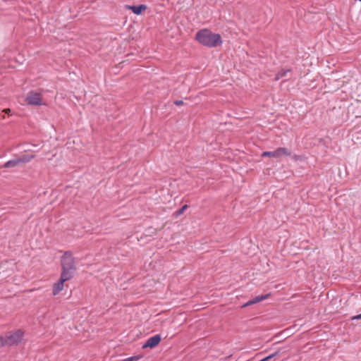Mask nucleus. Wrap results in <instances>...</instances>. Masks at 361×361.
<instances>
[{"label": "nucleus", "instance_id": "nucleus-1", "mask_svg": "<svg viewBox=\"0 0 361 361\" xmlns=\"http://www.w3.org/2000/svg\"><path fill=\"white\" fill-rule=\"evenodd\" d=\"M195 39L202 46L210 48L217 47L223 43L221 36L219 34L214 33L207 28L197 31Z\"/></svg>", "mask_w": 361, "mask_h": 361}, {"label": "nucleus", "instance_id": "nucleus-2", "mask_svg": "<svg viewBox=\"0 0 361 361\" xmlns=\"http://www.w3.org/2000/svg\"><path fill=\"white\" fill-rule=\"evenodd\" d=\"M61 274L71 279L76 271V263L75 258L71 251H66L61 257Z\"/></svg>", "mask_w": 361, "mask_h": 361}, {"label": "nucleus", "instance_id": "nucleus-3", "mask_svg": "<svg viewBox=\"0 0 361 361\" xmlns=\"http://www.w3.org/2000/svg\"><path fill=\"white\" fill-rule=\"evenodd\" d=\"M23 336L24 332L21 329L9 331L4 336H0V348L18 345L21 342Z\"/></svg>", "mask_w": 361, "mask_h": 361}, {"label": "nucleus", "instance_id": "nucleus-4", "mask_svg": "<svg viewBox=\"0 0 361 361\" xmlns=\"http://www.w3.org/2000/svg\"><path fill=\"white\" fill-rule=\"evenodd\" d=\"M283 155L291 156V153L286 147H279L274 151L264 152L262 154V157H276V158L280 157Z\"/></svg>", "mask_w": 361, "mask_h": 361}, {"label": "nucleus", "instance_id": "nucleus-5", "mask_svg": "<svg viewBox=\"0 0 361 361\" xmlns=\"http://www.w3.org/2000/svg\"><path fill=\"white\" fill-rule=\"evenodd\" d=\"M25 101L30 105L40 106L42 104L41 94L34 91L28 92Z\"/></svg>", "mask_w": 361, "mask_h": 361}, {"label": "nucleus", "instance_id": "nucleus-6", "mask_svg": "<svg viewBox=\"0 0 361 361\" xmlns=\"http://www.w3.org/2000/svg\"><path fill=\"white\" fill-rule=\"evenodd\" d=\"M161 338L159 334H157L148 338L147 341L142 345V348H154L161 342Z\"/></svg>", "mask_w": 361, "mask_h": 361}, {"label": "nucleus", "instance_id": "nucleus-7", "mask_svg": "<svg viewBox=\"0 0 361 361\" xmlns=\"http://www.w3.org/2000/svg\"><path fill=\"white\" fill-rule=\"evenodd\" d=\"M70 280V279L61 275L59 281L54 284L53 286V295H58L63 288L64 283L67 281Z\"/></svg>", "mask_w": 361, "mask_h": 361}, {"label": "nucleus", "instance_id": "nucleus-8", "mask_svg": "<svg viewBox=\"0 0 361 361\" xmlns=\"http://www.w3.org/2000/svg\"><path fill=\"white\" fill-rule=\"evenodd\" d=\"M127 9L133 11L136 15H141L147 8V6L145 4H139L136 6H126Z\"/></svg>", "mask_w": 361, "mask_h": 361}, {"label": "nucleus", "instance_id": "nucleus-9", "mask_svg": "<svg viewBox=\"0 0 361 361\" xmlns=\"http://www.w3.org/2000/svg\"><path fill=\"white\" fill-rule=\"evenodd\" d=\"M35 157V155L33 154H23L21 157L18 158L19 164H25L29 161H30L33 158Z\"/></svg>", "mask_w": 361, "mask_h": 361}, {"label": "nucleus", "instance_id": "nucleus-10", "mask_svg": "<svg viewBox=\"0 0 361 361\" xmlns=\"http://www.w3.org/2000/svg\"><path fill=\"white\" fill-rule=\"evenodd\" d=\"M18 165H20V164H19L18 158H17V159H11V160L6 161L3 165L2 167L9 169V168H13V167L18 166Z\"/></svg>", "mask_w": 361, "mask_h": 361}, {"label": "nucleus", "instance_id": "nucleus-11", "mask_svg": "<svg viewBox=\"0 0 361 361\" xmlns=\"http://www.w3.org/2000/svg\"><path fill=\"white\" fill-rule=\"evenodd\" d=\"M270 294H266L262 295H257L253 298L254 302L257 303L269 297Z\"/></svg>", "mask_w": 361, "mask_h": 361}, {"label": "nucleus", "instance_id": "nucleus-12", "mask_svg": "<svg viewBox=\"0 0 361 361\" xmlns=\"http://www.w3.org/2000/svg\"><path fill=\"white\" fill-rule=\"evenodd\" d=\"M188 208V204H184L183 206H182L180 209H178L177 211H176L175 212V216L177 217V216H179L180 215H182L184 212Z\"/></svg>", "mask_w": 361, "mask_h": 361}, {"label": "nucleus", "instance_id": "nucleus-13", "mask_svg": "<svg viewBox=\"0 0 361 361\" xmlns=\"http://www.w3.org/2000/svg\"><path fill=\"white\" fill-rule=\"evenodd\" d=\"M290 72V70H283L279 71V73L276 75V80H279L283 77H285L287 73Z\"/></svg>", "mask_w": 361, "mask_h": 361}, {"label": "nucleus", "instance_id": "nucleus-14", "mask_svg": "<svg viewBox=\"0 0 361 361\" xmlns=\"http://www.w3.org/2000/svg\"><path fill=\"white\" fill-rule=\"evenodd\" d=\"M285 350L284 348H278L274 353H272L274 355V357H276L277 356H279L281 353H283V352L286 351V350Z\"/></svg>", "mask_w": 361, "mask_h": 361}, {"label": "nucleus", "instance_id": "nucleus-15", "mask_svg": "<svg viewBox=\"0 0 361 361\" xmlns=\"http://www.w3.org/2000/svg\"><path fill=\"white\" fill-rule=\"evenodd\" d=\"M253 304H256L255 302H254V300L252 299L250 300H249L248 302H247L245 304H244L242 307H247L249 305H253Z\"/></svg>", "mask_w": 361, "mask_h": 361}, {"label": "nucleus", "instance_id": "nucleus-16", "mask_svg": "<svg viewBox=\"0 0 361 361\" xmlns=\"http://www.w3.org/2000/svg\"><path fill=\"white\" fill-rule=\"evenodd\" d=\"M173 103L176 106H180V105H183L184 104L183 100H176V101H174Z\"/></svg>", "mask_w": 361, "mask_h": 361}, {"label": "nucleus", "instance_id": "nucleus-17", "mask_svg": "<svg viewBox=\"0 0 361 361\" xmlns=\"http://www.w3.org/2000/svg\"><path fill=\"white\" fill-rule=\"evenodd\" d=\"M351 319H352V320H358V319H361V314L352 317H351Z\"/></svg>", "mask_w": 361, "mask_h": 361}, {"label": "nucleus", "instance_id": "nucleus-18", "mask_svg": "<svg viewBox=\"0 0 361 361\" xmlns=\"http://www.w3.org/2000/svg\"><path fill=\"white\" fill-rule=\"evenodd\" d=\"M2 112H4V114H8L10 112H11V109L9 108H7V109H4Z\"/></svg>", "mask_w": 361, "mask_h": 361}, {"label": "nucleus", "instance_id": "nucleus-19", "mask_svg": "<svg viewBox=\"0 0 361 361\" xmlns=\"http://www.w3.org/2000/svg\"><path fill=\"white\" fill-rule=\"evenodd\" d=\"M292 158H293V159H295V160H298V159H299V156H298V155L295 154V155H293V156L292 157Z\"/></svg>", "mask_w": 361, "mask_h": 361}, {"label": "nucleus", "instance_id": "nucleus-20", "mask_svg": "<svg viewBox=\"0 0 361 361\" xmlns=\"http://www.w3.org/2000/svg\"><path fill=\"white\" fill-rule=\"evenodd\" d=\"M267 357H268V358H269V360H270L271 359H272V358H274V355H273L272 353H271V354H270L269 355H268Z\"/></svg>", "mask_w": 361, "mask_h": 361}, {"label": "nucleus", "instance_id": "nucleus-21", "mask_svg": "<svg viewBox=\"0 0 361 361\" xmlns=\"http://www.w3.org/2000/svg\"><path fill=\"white\" fill-rule=\"evenodd\" d=\"M360 1H361V0H359Z\"/></svg>", "mask_w": 361, "mask_h": 361}]
</instances>
